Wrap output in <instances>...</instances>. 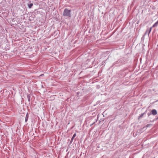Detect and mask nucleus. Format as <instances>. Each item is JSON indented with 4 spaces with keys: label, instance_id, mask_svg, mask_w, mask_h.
<instances>
[{
    "label": "nucleus",
    "instance_id": "obj_2",
    "mask_svg": "<svg viewBox=\"0 0 158 158\" xmlns=\"http://www.w3.org/2000/svg\"><path fill=\"white\" fill-rule=\"evenodd\" d=\"M152 28V27H151L150 28H149V29H148L147 30H146V31L144 35H146L148 34V35H149V34H150V32H151V31Z\"/></svg>",
    "mask_w": 158,
    "mask_h": 158
},
{
    "label": "nucleus",
    "instance_id": "obj_5",
    "mask_svg": "<svg viewBox=\"0 0 158 158\" xmlns=\"http://www.w3.org/2000/svg\"><path fill=\"white\" fill-rule=\"evenodd\" d=\"M28 117H29V114H28V113H27V114H26V116L25 117V122H26L28 120Z\"/></svg>",
    "mask_w": 158,
    "mask_h": 158
},
{
    "label": "nucleus",
    "instance_id": "obj_4",
    "mask_svg": "<svg viewBox=\"0 0 158 158\" xmlns=\"http://www.w3.org/2000/svg\"><path fill=\"white\" fill-rule=\"evenodd\" d=\"M76 133H74L73 134L72 137L71 138V140L70 141V143H71L72 142H73V140L74 138L76 137Z\"/></svg>",
    "mask_w": 158,
    "mask_h": 158
},
{
    "label": "nucleus",
    "instance_id": "obj_7",
    "mask_svg": "<svg viewBox=\"0 0 158 158\" xmlns=\"http://www.w3.org/2000/svg\"><path fill=\"white\" fill-rule=\"evenodd\" d=\"M33 6V4L32 3H31L30 4L28 5V7L29 8H31Z\"/></svg>",
    "mask_w": 158,
    "mask_h": 158
},
{
    "label": "nucleus",
    "instance_id": "obj_10",
    "mask_svg": "<svg viewBox=\"0 0 158 158\" xmlns=\"http://www.w3.org/2000/svg\"><path fill=\"white\" fill-rule=\"evenodd\" d=\"M149 125H150L149 124H148V125H147V127H148V126H149Z\"/></svg>",
    "mask_w": 158,
    "mask_h": 158
},
{
    "label": "nucleus",
    "instance_id": "obj_1",
    "mask_svg": "<svg viewBox=\"0 0 158 158\" xmlns=\"http://www.w3.org/2000/svg\"><path fill=\"white\" fill-rule=\"evenodd\" d=\"M71 12V11L70 10L66 8L64 10L63 13V15L65 16H67L70 17L71 16L70 14Z\"/></svg>",
    "mask_w": 158,
    "mask_h": 158
},
{
    "label": "nucleus",
    "instance_id": "obj_13",
    "mask_svg": "<svg viewBox=\"0 0 158 158\" xmlns=\"http://www.w3.org/2000/svg\"><path fill=\"white\" fill-rule=\"evenodd\" d=\"M94 123V122L91 125V126H92V125H93Z\"/></svg>",
    "mask_w": 158,
    "mask_h": 158
},
{
    "label": "nucleus",
    "instance_id": "obj_11",
    "mask_svg": "<svg viewBox=\"0 0 158 158\" xmlns=\"http://www.w3.org/2000/svg\"><path fill=\"white\" fill-rule=\"evenodd\" d=\"M149 125H150L149 124H148V125H147V127H148V126H149Z\"/></svg>",
    "mask_w": 158,
    "mask_h": 158
},
{
    "label": "nucleus",
    "instance_id": "obj_12",
    "mask_svg": "<svg viewBox=\"0 0 158 158\" xmlns=\"http://www.w3.org/2000/svg\"><path fill=\"white\" fill-rule=\"evenodd\" d=\"M149 125H150L149 124H148V125H147V127H148V126H149Z\"/></svg>",
    "mask_w": 158,
    "mask_h": 158
},
{
    "label": "nucleus",
    "instance_id": "obj_8",
    "mask_svg": "<svg viewBox=\"0 0 158 158\" xmlns=\"http://www.w3.org/2000/svg\"><path fill=\"white\" fill-rule=\"evenodd\" d=\"M144 113H143L142 114H141L139 116V118H141L142 117L143 115L144 114Z\"/></svg>",
    "mask_w": 158,
    "mask_h": 158
},
{
    "label": "nucleus",
    "instance_id": "obj_9",
    "mask_svg": "<svg viewBox=\"0 0 158 158\" xmlns=\"http://www.w3.org/2000/svg\"><path fill=\"white\" fill-rule=\"evenodd\" d=\"M27 98H28V101H30V97L28 95L27 96Z\"/></svg>",
    "mask_w": 158,
    "mask_h": 158
},
{
    "label": "nucleus",
    "instance_id": "obj_6",
    "mask_svg": "<svg viewBox=\"0 0 158 158\" xmlns=\"http://www.w3.org/2000/svg\"><path fill=\"white\" fill-rule=\"evenodd\" d=\"M158 25V20L153 25L152 27H154Z\"/></svg>",
    "mask_w": 158,
    "mask_h": 158
},
{
    "label": "nucleus",
    "instance_id": "obj_3",
    "mask_svg": "<svg viewBox=\"0 0 158 158\" xmlns=\"http://www.w3.org/2000/svg\"><path fill=\"white\" fill-rule=\"evenodd\" d=\"M151 112L152 114L153 115H156L157 114V111L155 109L152 110L151 111Z\"/></svg>",
    "mask_w": 158,
    "mask_h": 158
}]
</instances>
